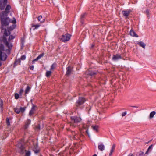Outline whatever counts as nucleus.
I'll return each mask as SVG.
<instances>
[{"instance_id": "nucleus-2", "label": "nucleus", "mask_w": 156, "mask_h": 156, "mask_svg": "<svg viewBox=\"0 0 156 156\" xmlns=\"http://www.w3.org/2000/svg\"><path fill=\"white\" fill-rule=\"evenodd\" d=\"M7 16L5 15L0 14V18L1 24V29L2 30H5V28H4V26H5L8 25L10 22L11 20L9 17H7Z\"/></svg>"}, {"instance_id": "nucleus-14", "label": "nucleus", "mask_w": 156, "mask_h": 156, "mask_svg": "<svg viewBox=\"0 0 156 156\" xmlns=\"http://www.w3.org/2000/svg\"><path fill=\"white\" fill-rule=\"evenodd\" d=\"M36 107V106L34 104H32V106L31 109V110L30 111L29 113V115L30 116L32 114H33L35 110V108Z\"/></svg>"}, {"instance_id": "nucleus-5", "label": "nucleus", "mask_w": 156, "mask_h": 156, "mask_svg": "<svg viewBox=\"0 0 156 156\" xmlns=\"http://www.w3.org/2000/svg\"><path fill=\"white\" fill-rule=\"evenodd\" d=\"M71 35L68 33H66L61 36L60 38V41L64 42H66L69 40Z\"/></svg>"}, {"instance_id": "nucleus-11", "label": "nucleus", "mask_w": 156, "mask_h": 156, "mask_svg": "<svg viewBox=\"0 0 156 156\" xmlns=\"http://www.w3.org/2000/svg\"><path fill=\"white\" fill-rule=\"evenodd\" d=\"M130 10H123L122 11V14L125 19L128 18V16L131 12Z\"/></svg>"}, {"instance_id": "nucleus-23", "label": "nucleus", "mask_w": 156, "mask_h": 156, "mask_svg": "<svg viewBox=\"0 0 156 156\" xmlns=\"http://www.w3.org/2000/svg\"><path fill=\"white\" fill-rule=\"evenodd\" d=\"M21 62V61L20 59H18V60H16L14 62V66H16L18 64H20Z\"/></svg>"}, {"instance_id": "nucleus-15", "label": "nucleus", "mask_w": 156, "mask_h": 156, "mask_svg": "<svg viewBox=\"0 0 156 156\" xmlns=\"http://www.w3.org/2000/svg\"><path fill=\"white\" fill-rule=\"evenodd\" d=\"M130 34L131 36L137 37H138V36L136 33L134 31L133 29H131L130 32Z\"/></svg>"}, {"instance_id": "nucleus-16", "label": "nucleus", "mask_w": 156, "mask_h": 156, "mask_svg": "<svg viewBox=\"0 0 156 156\" xmlns=\"http://www.w3.org/2000/svg\"><path fill=\"white\" fill-rule=\"evenodd\" d=\"M98 148L100 151H102L105 149V146L102 143L98 145Z\"/></svg>"}, {"instance_id": "nucleus-8", "label": "nucleus", "mask_w": 156, "mask_h": 156, "mask_svg": "<svg viewBox=\"0 0 156 156\" xmlns=\"http://www.w3.org/2000/svg\"><path fill=\"white\" fill-rule=\"evenodd\" d=\"M7 3V0H0V9L1 10H3Z\"/></svg>"}, {"instance_id": "nucleus-7", "label": "nucleus", "mask_w": 156, "mask_h": 156, "mask_svg": "<svg viewBox=\"0 0 156 156\" xmlns=\"http://www.w3.org/2000/svg\"><path fill=\"white\" fill-rule=\"evenodd\" d=\"M11 9V6L9 5H8L6 6L4 11H2L0 14L5 15V16H8V13L10 12V10Z\"/></svg>"}, {"instance_id": "nucleus-4", "label": "nucleus", "mask_w": 156, "mask_h": 156, "mask_svg": "<svg viewBox=\"0 0 156 156\" xmlns=\"http://www.w3.org/2000/svg\"><path fill=\"white\" fill-rule=\"evenodd\" d=\"M86 101V99L85 98L83 97H79L76 102L75 108L76 109H83L84 107L83 106V105Z\"/></svg>"}, {"instance_id": "nucleus-49", "label": "nucleus", "mask_w": 156, "mask_h": 156, "mask_svg": "<svg viewBox=\"0 0 156 156\" xmlns=\"http://www.w3.org/2000/svg\"><path fill=\"white\" fill-rule=\"evenodd\" d=\"M94 44H92L91 45V47H90V48H93V47H94Z\"/></svg>"}, {"instance_id": "nucleus-52", "label": "nucleus", "mask_w": 156, "mask_h": 156, "mask_svg": "<svg viewBox=\"0 0 156 156\" xmlns=\"http://www.w3.org/2000/svg\"><path fill=\"white\" fill-rule=\"evenodd\" d=\"M131 107H133V108H137V107L136 106H132Z\"/></svg>"}, {"instance_id": "nucleus-19", "label": "nucleus", "mask_w": 156, "mask_h": 156, "mask_svg": "<svg viewBox=\"0 0 156 156\" xmlns=\"http://www.w3.org/2000/svg\"><path fill=\"white\" fill-rule=\"evenodd\" d=\"M42 18V16L41 15L39 16L37 18L38 20L41 23H43L45 22V20L44 19H43L42 20H41V19Z\"/></svg>"}, {"instance_id": "nucleus-21", "label": "nucleus", "mask_w": 156, "mask_h": 156, "mask_svg": "<svg viewBox=\"0 0 156 156\" xmlns=\"http://www.w3.org/2000/svg\"><path fill=\"white\" fill-rule=\"evenodd\" d=\"M57 66V64L56 63H53L51 66L50 69L51 70H53L54 69H55Z\"/></svg>"}, {"instance_id": "nucleus-38", "label": "nucleus", "mask_w": 156, "mask_h": 156, "mask_svg": "<svg viewBox=\"0 0 156 156\" xmlns=\"http://www.w3.org/2000/svg\"><path fill=\"white\" fill-rule=\"evenodd\" d=\"M25 109L24 108L21 107L20 108V112H23L25 111Z\"/></svg>"}, {"instance_id": "nucleus-33", "label": "nucleus", "mask_w": 156, "mask_h": 156, "mask_svg": "<svg viewBox=\"0 0 156 156\" xmlns=\"http://www.w3.org/2000/svg\"><path fill=\"white\" fill-rule=\"evenodd\" d=\"M15 98L16 99H17L19 98V94L18 93H15L14 95Z\"/></svg>"}, {"instance_id": "nucleus-54", "label": "nucleus", "mask_w": 156, "mask_h": 156, "mask_svg": "<svg viewBox=\"0 0 156 156\" xmlns=\"http://www.w3.org/2000/svg\"><path fill=\"white\" fill-rule=\"evenodd\" d=\"M2 65V62H1L0 61V67Z\"/></svg>"}, {"instance_id": "nucleus-55", "label": "nucleus", "mask_w": 156, "mask_h": 156, "mask_svg": "<svg viewBox=\"0 0 156 156\" xmlns=\"http://www.w3.org/2000/svg\"><path fill=\"white\" fill-rule=\"evenodd\" d=\"M92 156H97V155L96 154H94V155H93Z\"/></svg>"}, {"instance_id": "nucleus-39", "label": "nucleus", "mask_w": 156, "mask_h": 156, "mask_svg": "<svg viewBox=\"0 0 156 156\" xmlns=\"http://www.w3.org/2000/svg\"><path fill=\"white\" fill-rule=\"evenodd\" d=\"M144 152L142 151H140V153L139 156H144Z\"/></svg>"}, {"instance_id": "nucleus-48", "label": "nucleus", "mask_w": 156, "mask_h": 156, "mask_svg": "<svg viewBox=\"0 0 156 156\" xmlns=\"http://www.w3.org/2000/svg\"><path fill=\"white\" fill-rule=\"evenodd\" d=\"M128 156H134V155H133V154L130 153V154H129L128 155Z\"/></svg>"}, {"instance_id": "nucleus-41", "label": "nucleus", "mask_w": 156, "mask_h": 156, "mask_svg": "<svg viewBox=\"0 0 156 156\" xmlns=\"http://www.w3.org/2000/svg\"><path fill=\"white\" fill-rule=\"evenodd\" d=\"M29 69L30 70H33L34 69V66L33 65H32L29 67Z\"/></svg>"}, {"instance_id": "nucleus-22", "label": "nucleus", "mask_w": 156, "mask_h": 156, "mask_svg": "<svg viewBox=\"0 0 156 156\" xmlns=\"http://www.w3.org/2000/svg\"><path fill=\"white\" fill-rule=\"evenodd\" d=\"M156 114V112L154 111L151 112L150 114L149 118H151L153 117L154 115Z\"/></svg>"}, {"instance_id": "nucleus-3", "label": "nucleus", "mask_w": 156, "mask_h": 156, "mask_svg": "<svg viewBox=\"0 0 156 156\" xmlns=\"http://www.w3.org/2000/svg\"><path fill=\"white\" fill-rule=\"evenodd\" d=\"M17 146L20 149V152L21 154H23L25 152V156H30L31 152L30 151H27L25 149V147L24 144L21 142H19Z\"/></svg>"}, {"instance_id": "nucleus-40", "label": "nucleus", "mask_w": 156, "mask_h": 156, "mask_svg": "<svg viewBox=\"0 0 156 156\" xmlns=\"http://www.w3.org/2000/svg\"><path fill=\"white\" fill-rule=\"evenodd\" d=\"M31 122V120L30 119H28L27 121L26 124H28V125H29Z\"/></svg>"}, {"instance_id": "nucleus-25", "label": "nucleus", "mask_w": 156, "mask_h": 156, "mask_svg": "<svg viewBox=\"0 0 156 156\" xmlns=\"http://www.w3.org/2000/svg\"><path fill=\"white\" fill-rule=\"evenodd\" d=\"M51 73V71H47L46 73V76L47 77H49L50 76Z\"/></svg>"}, {"instance_id": "nucleus-17", "label": "nucleus", "mask_w": 156, "mask_h": 156, "mask_svg": "<svg viewBox=\"0 0 156 156\" xmlns=\"http://www.w3.org/2000/svg\"><path fill=\"white\" fill-rule=\"evenodd\" d=\"M137 44L144 49L145 48L146 44L142 41H138Z\"/></svg>"}, {"instance_id": "nucleus-34", "label": "nucleus", "mask_w": 156, "mask_h": 156, "mask_svg": "<svg viewBox=\"0 0 156 156\" xmlns=\"http://www.w3.org/2000/svg\"><path fill=\"white\" fill-rule=\"evenodd\" d=\"M44 55V53H42L41 54L39 55L37 57L39 59L41 58V57H43Z\"/></svg>"}, {"instance_id": "nucleus-9", "label": "nucleus", "mask_w": 156, "mask_h": 156, "mask_svg": "<svg viewBox=\"0 0 156 156\" xmlns=\"http://www.w3.org/2000/svg\"><path fill=\"white\" fill-rule=\"evenodd\" d=\"M122 58V57L120 54H117L116 55H113L112 58V60L113 61H117L120 59Z\"/></svg>"}, {"instance_id": "nucleus-35", "label": "nucleus", "mask_w": 156, "mask_h": 156, "mask_svg": "<svg viewBox=\"0 0 156 156\" xmlns=\"http://www.w3.org/2000/svg\"><path fill=\"white\" fill-rule=\"evenodd\" d=\"M40 26V25L39 24H37L35 25L34 26H33L32 27H35V29H37Z\"/></svg>"}, {"instance_id": "nucleus-29", "label": "nucleus", "mask_w": 156, "mask_h": 156, "mask_svg": "<svg viewBox=\"0 0 156 156\" xmlns=\"http://www.w3.org/2000/svg\"><path fill=\"white\" fill-rule=\"evenodd\" d=\"M145 13L146 14L148 17H149L150 14L149 13V10L148 9H147L145 12Z\"/></svg>"}, {"instance_id": "nucleus-27", "label": "nucleus", "mask_w": 156, "mask_h": 156, "mask_svg": "<svg viewBox=\"0 0 156 156\" xmlns=\"http://www.w3.org/2000/svg\"><path fill=\"white\" fill-rule=\"evenodd\" d=\"M92 127L93 130H95L96 132H98V126L96 125L94 126H92Z\"/></svg>"}, {"instance_id": "nucleus-12", "label": "nucleus", "mask_w": 156, "mask_h": 156, "mask_svg": "<svg viewBox=\"0 0 156 156\" xmlns=\"http://www.w3.org/2000/svg\"><path fill=\"white\" fill-rule=\"evenodd\" d=\"M33 150L35 154H37L40 152V149L37 144L34 145Z\"/></svg>"}, {"instance_id": "nucleus-13", "label": "nucleus", "mask_w": 156, "mask_h": 156, "mask_svg": "<svg viewBox=\"0 0 156 156\" xmlns=\"http://www.w3.org/2000/svg\"><path fill=\"white\" fill-rule=\"evenodd\" d=\"M66 69V75L67 76H69V75L72 74L73 68L70 66H69L67 67Z\"/></svg>"}, {"instance_id": "nucleus-10", "label": "nucleus", "mask_w": 156, "mask_h": 156, "mask_svg": "<svg viewBox=\"0 0 156 156\" xmlns=\"http://www.w3.org/2000/svg\"><path fill=\"white\" fill-rule=\"evenodd\" d=\"M7 58V55L4 53H3L2 51L0 50V60L2 61H5Z\"/></svg>"}, {"instance_id": "nucleus-20", "label": "nucleus", "mask_w": 156, "mask_h": 156, "mask_svg": "<svg viewBox=\"0 0 156 156\" xmlns=\"http://www.w3.org/2000/svg\"><path fill=\"white\" fill-rule=\"evenodd\" d=\"M86 15V14L85 13L81 15L80 22L82 23V24L83 23V21Z\"/></svg>"}, {"instance_id": "nucleus-46", "label": "nucleus", "mask_w": 156, "mask_h": 156, "mask_svg": "<svg viewBox=\"0 0 156 156\" xmlns=\"http://www.w3.org/2000/svg\"><path fill=\"white\" fill-rule=\"evenodd\" d=\"M7 121V124L8 126L10 125V122L9 121V120L8 119V120H6Z\"/></svg>"}, {"instance_id": "nucleus-36", "label": "nucleus", "mask_w": 156, "mask_h": 156, "mask_svg": "<svg viewBox=\"0 0 156 156\" xmlns=\"http://www.w3.org/2000/svg\"><path fill=\"white\" fill-rule=\"evenodd\" d=\"M26 58V56L25 55H22L20 58V60H24Z\"/></svg>"}, {"instance_id": "nucleus-1", "label": "nucleus", "mask_w": 156, "mask_h": 156, "mask_svg": "<svg viewBox=\"0 0 156 156\" xmlns=\"http://www.w3.org/2000/svg\"><path fill=\"white\" fill-rule=\"evenodd\" d=\"M16 25L15 24H13L8 28V30L5 28L4 35L3 36L0 38V41L1 43H3L8 48V49L6 50V52L9 54L10 51L12 47V44L11 43V41L14 39L15 37L12 35L9 36L8 40L6 37L8 36L10 34V31H11L14 29L16 27Z\"/></svg>"}, {"instance_id": "nucleus-37", "label": "nucleus", "mask_w": 156, "mask_h": 156, "mask_svg": "<svg viewBox=\"0 0 156 156\" xmlns=\"http://www.w3.org/2000/svg\"><path fill=\"white\" fill-rule=\"evenodd\" d=\"M23 88H21L19 92V94L20 95H21L23 93Z\"/></svg>"}, {"instance_id": "nucleus-18", "label": "nucleus", "mask_w": 156, "mask_h": 156, "mask_svg": "<svg viewBox=\"0 0 156 156\" xmlns=\"http://www.w3.org/2000/svg\"><path fill=\"white\" fill-rule=\"evenodd\" d=\"M115 147V144H114L112 146L111 149V150L109 154V156H111L112 155V153L114 151Z\"/></svg>"}, {"instance_id": "nucleus-44", "label": "nucleus", "mask_w": 156, "mask_h": 156, "mask_svg": "<svg viewBox=\"0 0 156 156\" xmlns=\"http://www.w3.org/2000/svg\"><path fill=\"white\" fill-rule=\"evenodd\" d=\"M153 145H151L149 147L148 149V151H149L151 148H152V147Z\"/></svg>"}, {"instance_id": "nucleus-26", "label": "nucleus", "mask_w": 156, "mask_h": 156, "mask_svg": "<svg viewBox=\"0 0 156 156\" xmlns=\"http://www.w3.org/2000/svg\"><path fill=\"white\" fill-rule=\"evenodd\" d=\"M30 87L28 86L26 87L25 90V94H28L30 90Z\"/></svg>"}, {"instance_id": "nucleus-28", "label": "nucleus", "mask_w": 156, "mask_h": 156, "mask_svg": "<svg viewBox=\"0 0 156 156\" xmlns=\"http://www.w3.org/2000/svg\"><path fill=\"white\" fill-rule=\"evenodd\" d=\"M0 50L2 51H4V45L2 44H0Z\"/></svg>"}, {"instance_id": "nucleus-47", "label": "nucleus", "mask_w": 156, "mask_h": 156, "mask_svg": "<svg viewBox=\"0 0 156 156\" xmlns=\"http://www.w3.org/2000/svg\"><path fill=\"white\" fill-rule=\"evenodd\" d=\"M39 59L38 58V57H37L36 59H34V60L35 62L36 61H37Z\"/></svg>"}, {"instance_id": "nucleus-45", "label": "nucleus", "mask_w": 156, "mask_h": 156, "mask_svg": "<svg viewBox=\"0 0 156 156\" xmlns=\"http://www.w3.org/2000/svg\"><path fill=\"white\" fill-rule=\"evenodd\" d=\"M36 129H38V130H39L40 129V126L39 125H38V126H37L36 128Z\"/></svg>"}, {"instance_id": "nucleus-51", "label": "nucleus", "mask_w": 156, "mask_h": 156, "mask_svg": "<svg viewBox=\"0 0 156 156\" xmlns=\"http://www.w3.org/2000/svg\"><path fill=\"white\" fill-rule=\"evenodd\" d=\"M148 151H148V150H147V151H146V152L145 153V154H148Z\"/></svg>"}, {"instance_id": "nucleus-50", "label": "nucleus", "mask_w": 156, "mask_h": 156, "mask_svg": "<svg viewBox=\"0 0 156 156\" xmlns=\"http://www.w3.org/2000/svg\"><path fill=\"white\" fill-rule=\"evenodd\" d=\"M35 61L34 60L32 61V63L33 64H34L35 63Z\"/></svg>"}, {"instance_id": "nucleus-42", "label": "nucleus", "mask_w": 156, "mask_h": 156, "mask_svg": "<svg viewBox=\"0 0 156 156\" xmlns=\"http://www.w3.org/2000/svg\"><path fill=\"white\" fill-rule=\"evenodd\" d=\"M29 125L27 124H25V125L24 126V128L25 129H27Z\"/></svg>"}, {"instance_id": "nucleus-32", "label": "nucleus", "mask_w": 156, "mask_h": 156, "mask_svg": "<svg viewBox=\"0 0 156 156\" xmlns=\"http://www.w3.org/2000/svg\"><path fill=\"white\" fill-rule=\"evenodd\" d=\"M10 22L14 24H15L16 23V19L15 18H13L11 20Z\"/></svg>"}, {"instance_id": "nucleus-53", "label": "nucleus", "mask_w": 156, "mask_h": 156, "mask_svg": "<svg viewBox=\"0 0 156 156\" xmlns=\"http://www.w3.org/2000/svg\"><path fill=\"white\" fill-rule=\"evenodd\" d=\"M86 133L88 135V130H87L86 131Z\"/></svg>"}, {"instance_id": "nucleus-30", "label": "nucleus", "mask_w": 156, "mask_h": 156, "mask_svg": "<svg viewBox=\"0 0 156 156\" xmlns=\"http://www.w3.org/2000/svg\"><path fill=\"white\" fill-rule=\"evenodd\" d=\"M0 107L2 109L3 108V101L2 99H0Z\"/></svg>"}, {"instance_id": "nucleus-43", "label": "nucleus", "mask_w": 156, "mask_h": 156, "mask_svg": "<svg viewBox=\"0 0 156 156\" xmlns=\"http://www.w3.org/2000/svg\"><path fill=\"white\" fill-rule=\"evenodd\" d=\"M127 112L126 111H125V112H123L122 113V116H124L126 115V114Z\"/></svg>"}, {"instance_id": "nucleus-31", "label": "nucleus", "mask_w": 156, "mask_h": 156, "mask_svg": "<svg viewBox=\"0 0 156 156\" xmlns=\"http://www.w3.org/2000/svg\"><path fill=\"white\" fill-rule=\"evenodd\" d=\"M14 111L17 114H19L20 112V109L17 108H14Z\"/></svg>"}, {"instance_id": "nucleus-6", "label": "nucleus", "mask_w": 156, "mask_h": 156, "mask_svg": "<svg viewBox=\"0 0 156 156\" xmlns=\"http://www.w3.org/2000/svg\"><path fill=\"white\" fill-rule=\"evenodd\" d=\"M71 122L75 124V126H76V124L80 122L82 120L81 118L76 116L71 117Z\"/></svg>"}, {"instance_id": "nucleus-24", "label": "nucleus", "mask_w": 156, "mask_h": 156, "mask_svg": "<svg viewBox=\"0 0 156 156\" xmlns=\"http://www.w3.org/2000/svg\"><path fill=\"white\" fill-rule=\"evenodd\" d=\"M88 74L90 76H92L96 74V73L94 71H89Z\"/></svg>"}]
</instances>
